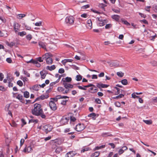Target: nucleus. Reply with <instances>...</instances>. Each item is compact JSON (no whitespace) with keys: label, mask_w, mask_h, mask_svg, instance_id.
<instances>
[{"label":"nucleus","mask_w":157,"mask_h":157,"mask_svg":"<svg viewBox=\"0 0 157 157\" xmlns=\"http://www.w3.org/2000/svg\"><path fill=\"white\" fill-rule=\"evenodd\" d=\"M34 109L32 110V114L36 116H39L43 112V109L41 108V105L35 103L34 105Z\"/></svg>","instance_id":"f257e3e1"},{"label":"nucleus","mask_w":157,"mask_h":157,"mask_svg":"<svg viewBox=\"0 0 157 157\" xmlns=\"http://www.w3.org/2000/svg\"><path fill=\"white\" fill-rule=\"evenodd\" d=\"M52 56V55L51 53H47L43 55V57L46 60V63L47 64L51 65L52 64L53 62L52 59L51 58Z\"/></svg>","instance_id":"f03ea898"},{"label":"nucleus","mask_w":157,"mask_h":157,"mask_svg":"<svg viewBox=\"0 0 157 157\" xmlns=\"http://www.w3.org/2000/svg\"><path fill=\"white\" fill-rule=\"evenodd\" d=\"M12 94H13V96L14 98L18 99L21 102H23V97L22 94H20L19 93L13 92L12 93Z\"/></svg>","instance_id":"7ed1b4c3"},{"label":"nucleus","mask_w":157,"mask_h":157,"mask_svg":"<svg viewBox=\"0 0 157 157\" xmlns=\"http://www.w3.org/2000/svg\"><path fill=\"white\" fill-rule=\"evenodd\" d=\"M75 18L72 16L67 17L65 19V22L67 24L73 25L74 22Z\"/></svg>","instance_id":"20e7f679"},{"label":"nucleus","mask_w":157,"mask_h":157,"mask_svg":"<svg viewBox=\"0 0 157 157\" xmlns=\"http://www.w3.org/2000/svg\"><path fill=\"white\" fill-rule=\"evenodd\" d=\"M53 128L52 126L50 124L44 125L42 128V130L45 132L46 133L51 131Z\"/></svg>","instance_id":"39448f33"},{"label":"nucleus","mask_w":157,"mask_h":157,"mask_svg":"<svg viewBox=\"0 0 157 157\" xmlns=\"http://www.w3.org/2000/svg\"><path fill=\"white\" fill-rule=\"evenodd\" d=\"M49 106L51 110L53 111H55L57 109L56 104L54 101H50L49 102Z\"/></svg>","instance_id":"423d86ee"},{"label":"nucleus","mask_w":157,"mask_h":157,"mask_svg":"<svg viewBox=\"0 0 157 157\" xmlns=\"http://www.w3.org/2000/svg\"><path fill=\"white\" fill-rule=\"evenodd\" d=\"M32 151V147L31 145H26L22 151V152L26 153H28L31 152Z\"/></svg>","instance_id":"0eeeda50"},{"label":"nucleus","mask_w":157,"mask_h":157,"mask_svg":"<svg viewBox=\"0 0 157 157\" xmlns=\"http://www.w3.org/2000/svg\"><path fill=\"white\" fill-rule=\"evenodd\" d=\"M69 120V117L63 116L60 120V123L62 125L66 124L67 123Z\"/></svg>","instance_id":"6e6552de"},{"label":"nucleus","mask_w":157,"mask_h":157,"mask_svg":"<svg viewBox=\"0 0 157 157\" xmlns=\"http://www.w3.org/2000/svg\"><path fill=\"white\" fill-rule=\"evenodd\" d=\"M85 128L84 125L82 124H79L76 126L75 129L78 132H81Z\"/></svg>","instance_id":"1a4fd4ad"},{"label":"nucleus","mask_w":157,"mask_h":157,"mask_svg":"<svg viewBox=\"0 0 157 157\" xmlns=\"http://www.w3.org/2000/svg\"><path fill=\"white\" fill-rule=\"evenodd\" d=\"M21 25L17 23H15L13 24V28L15 33L18 32L20 30Z\"/></svg>","instance_id":"9d476101"},{"label":"nucleus","mask_w":157,"mask_h":157,"mask_svg":"<svg viewBox=\"0 0 157 157\" xmlns=\"http://www.w3.org/2000/svg\"><path fill=\"white\" fill-rule=\"evenodd\" d=\"M92 86H94V85L93 84H90L84 86V87H82V86H78L77 87L78 88L80 89L83 90H86V88L89 87H91Z\"/></svg>","instance_id":"9b49d317"},{"label":"nucleus","mask_w":157,"mask_h":157,"mask_svg":"<svg viewBox=\"0 0 157 157\" xmlns=\"http://www.w3.org/2000/svg\"><path fill=\"white\" fill-rule=\"evenodd\" d=\"M76 153L75 151H71L67 152L65 155V157H73Z\"/></svg>","instance_id":"f8f14e48"},{"label":"nucleus","mask_w":157,"mask_h":157,"mask_svg":"<svg viewBox=\"0 0 157 157\" xmlns=\"http://www.w3.org/2000/svg\"><path fill=\"white\" fill-rule=\"evenodd\" d=\"M45 43L40 41L39 42L38 44L40 48H42L46 50V46L45 44Z\"/></svg>","instance_id":"ddd939ff"},{"label":"nucleus","mask_w":157,"mask_h":157,"mask_svg":"<svg viewBox=\"0 0 157 157\" xmlns=\"http://www.w3.org/2000/svg\"><path fill=\"white\" fill-rule=\"evenodd\" d=\"M87 23L86 25V27L88 29H90L92 28V21L90 19H88L87 21Z\"/></svg>","instance_id":"4468645a"},{"label":"nucleus","mask_w":157,"mask_h":157,"mask_svg":"<svg viewBox=\"0 0 157 157\" xmlns=\"http://www.w3.org/2000/svg\"><path fill=\"white\" fill-rule=\"evenodd\" d=\"M97 86L98 88H107L109 86L108 85H107L106 84H103L102 83H97Z\"/></svg>","instance_id":"2eb2a0df"},{"label":"nucleus","mask_w":157,"mask_h":157,"mask_svg":"<svg viewBox=\"0 0 157 157\" xmlns=\"http://www.w3.org/2000/svg\"><path fill=\"white\" fill-rule=\"evenodd\" d=\"M58 75H59V77L58 78L56 81L53 82H51V83H50V85L51 86H53L54 85H55L56 83H57L59 81V80H60V79L61 78V76L60 75H59L58 74L56 75V77H58Z\"/></svg>","instance_id":"dca6fc26"},{"label":"nucleus","mask_w":157,"mask_h":157,"mask_svg":"<svg viewBox=\"0 0 157 157\" xmlns=\"http://www.w3.org/2000/svg\"><path fill=\"white\" fill-rule=\"evenodd\" d=\"M111 17L116 21H118L120 20V17L118 15H113Z\"/></svg>","instance_id":"f3484780"},{"label":"nucleus","mask_w":157,"mask_h":157,"mask_svg":"<svg viewBox=\"0 0 157 157\" xmlns=\"http://www.w3.org/2000/svg\"><path fill=\"white\" fill-rule=\"evenodd\" d=\"M56 68V67L54 65H53L50 66H47L46 67V68L47 70H49L50 71H52L55 69Z\"/></svg>","instance_id":"a211bd4d"},{"label":"nucleus","mask_w":157,"mask_h":157,"mask_svg":"<svg viewBox=\"0 0 157 157\" xmlns=\"http://www.w3.org/2000/svg\"><path fill=\"white\" fill-rule=\"evenodd\" d=\"M72 80V78L71 77H66V78L64 79L63 80V82H71Z\"/></svg>","instance_id":"6ab92c4d"},{"label":"nucleus","mask_w":157,"mask_h":157,"mask_svg":"<svg viewBox=\"0 0 157 157\" xmlns=\"http://www.w3.org/2000/svg\"><path fill=\"white\" fill-rule=\"evenodd\" d=\"M107 20H104L103 21L98 23V25L99 26H102L105 25V23H106Z\"/></svg>","instance_id":"aec40b11"},{"label":"nucleus","mask_w":157,"mask_h":157,"mask_svg":"<svg viewBox=\"0 0 157 157\" xmlns=\"http://www.w3.org/2000/svg\"><path fill=\"white\" fill-rule=\"evenodd\" d=\"M61 95H58L57 96L56 98H51V101H54L55 102H56L57 101L58 99H60Z\"/></svg>","instance_id":"412c9836"},{"label":"nucleus","mask_w":157,"mask_h":157,"mask_svg":"<svg viewBox=\"0 0 157 157\" xmlns=\"http://www.w3.org/2000/svg\"><path fill=\"white\" fill-rule=\"evenodd\" d=\"M40 74L41 75V78L42 79H44L45 78L46 75L45 72L44 71H41L40 72Z\"/></svg>","instance_id":"4be33fe9"},{"label":"nucleus","mask_w":157,"mask_h":157,"mask_svg":"<svg viewBox=\"0 0 157 157\" xmlns=\"http://www.w3.org/2000/svg\"><path fill=\"white\" fill-rule=\"evenodd\" d=\"M100 155V152L97 151L92 153L90 155L91 157H98Z\"/></svg>","instance_id":"5701e85b"},{"label":"nucleus","mask_w":157,"mask_h":157,"mask_svg":"<svg viewBox=\"0 0 157 157\" xmlns=\"http://www.w3.org/2000/svg\"><path fill=\"white\" fill-rule=\"evenodd\" d=\"M63 151V149L62 148V147H57L55 150V152L58 153L59 154L62 151Z\"/></svg>","instance_id":"b1692460"},{"label":"nucleus","mask_w":157,"mask_h":157,"mask_svg":"<svg viewBox=\"0 0 157 157\" xmlns=\"http://www.w3.org/2000/svg\"><path fill=\"white\" fill-rule=\"evenodd\" d=\"M26 14H19L17 15V18L18 19H21L26 16Z\"/></svg>","instance_id":"393cba45"},{"label":"nucleus","mask_w":157,"mask_h":157,"mask_svg":"<svg viewBox=\"0 0 157 157\" xmlns=\"http://www.w3.org/2000/svg\"><path fill=\"white\" fill-rule=\"evenodd\" d=\"M24 93V96L25 98H28L29 97V93L27 91H25L23 92Z\"/></svg>","instance_id":"a878e982"},{"label":"nucleus","mask_w":157,"mask_h":157,"mask_svg":"<svg viewBox=\"0 0 157 157\" xmlns=\"http://www.w3.org/2000/svg\"><path fill=\"white\" fill-rule=\"evenodd\" d=\"M49 97L48 95V94L46 95H42L40 96L39 97V98H40V99L41 100H44L45 99H47Z\"/></svg>","instance_id":"bb28decb"},{"label":"nucleus","mask_w":157,"mask_h":157,"mask_svg":"<svg viewBox=\"0 0 157 157\" xmlns=\"http://www.w3.org/2000/svg\"><path fill=\"white\" fill-rule=\"evenodd\" d=\"M105 147V145H102L100 146H97L95 147L94 148V151L96 150H98L99 149H101V148H104Z\"/></svg>","instance_id":"cd10ccee"},{"label":"nucleus","mask_w":157,"mask_h":157,"mask_svg":"<svg viewBox=\"0 0 157 157\" xmlns=\"http://www.w3.org/2000/svg\"><path fill=\"white\" fill-rule=\"evenodd\" d=\"M122 84L124 85H126L128 84V82L126 79H124L121 81Z\"/></svg>","instance_id":"c85d7f7f"},{"label":"nucleus","mask_w":157,"mask_h":157,"mask_svg":"<svg viewBox=\"0 0 157 157\" xmlns=\"http://www.w3.org/2000/svg\"><path fill=\"white\" fill-rule=\"evenodd\" d=\"M44 59H45V58H43V55L42 56V57H39L36 58V60L37 61H38L40 62H43Z\"/></svg>","instance_id":"c756f323"},{"label":"nucleus","mask_w":157,"mask_h":157,"mask_svg":"<svg viewBox=\"0 0 157 157\" xmlns=\"http://www.w3.org/2000/svg\"><path fill=\"white\" fill-rule=\"evenodd\" d=\"M143 121L147 124L148 125L151 124L152 123V121L151 120H144Z\"/></svg>","instance_id":"7c9ffc66"},{"label":"nucleus","mask_w":157,"mask_h":157,"mask_svg":"<svg viewBox=\"0 0 157 157\" xmlns=\"http://www.w3.org/2000/svg\"><path fill=\"white\" fill-rule=\"evenodd\" d=\"M96 116V114L94 113H92L89 114L88 116V117H91L94 119H95V116Z\"/></svg>","instance_id":"2f4dec72"},{"label":"nucleus","mask_w":157,"mask_h":157,"mask_svg":"<svg viewBox=\"0 0 157 157\" xmlns=\"http://www.w3.org/2000/svg\"><path fill=\"white\" fill-rule=\"evenodd\" d=\"M124 95L122 94H120L118 96L113 97V99H119L123 98V97H124Z\"/></svg>","instance_id":"473e14b6"},{"label":"nucleus","mask_w":157,"mask_h":157,"mask_svg":"<svg viewBox=\"0 0 157 157\" xmlns=\"http://www.w3.org/2000/svg\"><path fill=\"white\" fill-rule=\"evenodd\" d=\"M26 33L25 31H23L20 32H18L17 35L20 36H24L26 35Z\"/></svg>","instance_id":"72a5a7b5"},{"label":"nucleus","mask_w":157,"mask_h":157,"mask_svg":"<svg viewBox=\"0 0 157 157\" xmlns=\"http://www.w3.org/2000/svg\"><path fill=\"white\" fill-rule=\"evenodd\" d=\"M33 63L35 64L36 66L38 67H40L41 65L40 63H38V61L34 60V61L33 62Z\"/></svg>","instance_id":"f704fd0d"},{"label":"nucleus","mask_w":157,"mask_h":157,"mask_svg":"<svg viewBox=\"0 0 157 157\" xmlns=\"http://www.w3.org/2000/svg\"><path fill=\"white\" fill-rule=\"evenodd\" d=\"M15 44V43L14 42H12L10 43H9V42H7L6 43V44L11 47H12L14 46Z\"/></svg>","instance_id":"c9c22d12"},{"label":"nucleus","mask_w":157,"mask_h":157,"mask_svg":"<svg viewBox=\"0 0 157 157\" xmlns=\"http://www.w3.org/2000/svg\"><path fill=\"white\" fill-rule=\"evenodd\" d=\"M82 77L81 75H77L76 76V80L78 81H79L82 80Z\"/></svg>","instance_id":"e433bc0d"},{"label":"nucleus","mask_w":157,"mask_h":157,"mask_svg":"<svg viewBox=\"0 0 157 157\" xmlns=\"http://www.w3.org/2000/svg\"><path fill=\"white\" fill-rule=\"evenodd\" d=\"M33 38L32 36L30 34L27 35L26 36V39L28 40H30Z\"/></svg>","instance_id":"4c0bfd02"},{"label":"nucleus","mask_w":157,"mask_h":157,"mask_svg":"<svg viewBox=\"0 0 157 157\" xmlns=\"http://www.w3.org/2000/svg\"><path fill=\"white\" fill-rule=\"evenodd\" d=\"M117 75L119 77L121 78L124 76V73L121 72H117Z\"/></svg>","instance_id":"58836bf2"},{"label":"nucleus","mask_w":157,"mask_h":157,"mask_svg":"<svg viewBox=\"0 0 157 157\" xmlns=\"http://www.w3.org/2000/svg\"><path fill=\"white\" fill-rule=\"evenodd\" d=\"M10 125L11 126L13 127H16L17 124H16V122L14 121H12L11 123H10Z\"/></svg>","instance_id":"ea45409f"},{"label":"nucleus","mask_w":157,"mask_h":157,"mask_svg":"<svg viewBox=\"0 0 157 157\" xmlns=\"http://www.w3.org/2000/svg\"><path fill=\"white\" fill-rule=\"evenodd\" d=\"M10 107V104H7L5 107V110L7 112L9 110V109Z\"/></svg>","instance_id":"a19ab883"},{"label":"nucleus","mask_w":157,"mask_h":157,"mask_svg":"<svg viewBox=\"0 0 157 157\" xmlns=\"http://www.w3.org/2000/svg\"><path fill=\"white\" fill-rule=\"evenodd\" d=\"M17 84L20 86L21 87L23 85V83L21 80H18L17 82Z\"/></svg>","instance_id":"79ce46f5"},{"label":"nucleus","mask_w":157,"mask_h":157,"mask_svg":"<svg viewBox=\"0 0 157 157\" xmlns=\"http://www.w3.org/2000/svg\"><path fill=\"white\" fill-rule=\"evenodd\" d=\"M63 84L64 86V87L66 89H67L69 87V85L70 84L67 83V82H63Z\"/></svg>","instance_id":"37998d69"},{"label":"nucleus","mask_w":157,"mask_h":157,"mask_svg":"<svg viewBox=\"0 0 157 157\" xmlns=\"http://www.w3.org/2000/svg\"><path fill=\"white\" fill-rule=\"evenodd\" d=\"M122 22L126 25H130V24L127 21L124 20H122Z\"/></svg>","instance_id":"c03bdc74"},{"label":"nucleus","mask_w":157,"mask_h":157,"mask_svg":"<svg viewBox=\"0 0 157 157\" xmlns=\"http://www.w3.org/2000/svg\"><path fill=\"white\" fill-rule=\"evenodd\" d=\"M151 64L154 66H157V62L155 61H153L151 63Z\"/></svg>","instance_id":"a18cd8bd"},{"label":"nucleus","mask_w":157,"mask_h":157,"mask_svg":"<svg viewBox=\"0 0 157 157\" xmlns=\"http://www.w3.org/2000/svg\"><path fill=\"white\" fill-rule=\"evenodd\" d=\"M58 90L60 92H63L64 91V89L61 87H59L58 88Z\"/></svg>","instance_id":"49530a36"},{"label":"nucleus","mask_w":157,"mask_h":157,"mask_svg":"<svg viewBox=\"0 0 157 157\" xmlns=\"http://www.w3.org/2000/svg\"><path fill=\"white\" fill-rule=\"evenodd\" d=\"M95 101L97 104H100L101 103L100 99L98 98L95 99Z\"/></svg>","instance_id":"de8ad7c7"},{"label":"nucleus","mask_w":157,"mask_h":157,"mask_svg":"<svg viewBox=\"0 0 157 157\" xmlns=\"http://www.w3.org/2000/svg\"><path fill=\"white\" fill-rule=\"evenodd\" d=\"M114 104L117 107H120L121 106V103L118 101H117L115 102Z\"/></svg>","instance_id":"09e8293b"},{"label":"nucleus","mask_w":157,"mask_h":157,"mask_svg":"<svg viewBox=\"0 0 157 157\" xmlns=\"http://www.w3.org/2000/svg\"><path fill=\"white\" fill-rule=\"evenodd\" d=\"M64 72L65 70L63 68H60L58 71L59 73L60 74H63L64 73Z\"/></svg>","instance_id":"8fccbe9b"},{"label":"nucleus","mask_w":157,"mask_h":157,"mask_svg":"<svg viewBox=\"0 0 157 157\" xmlns=\"http://www.w3.org/2000/svg\"><path fill=\"white\" fill-rule=\"evenodd\" d=\"M25 142V140L23 139H21L20 141V148L23 144Z\"/></svg>","instance_id":"3c124183"},{"label":"nucleus","mask_w":157,"mask_h":157,"mask_svg":"<svg viewBox=\"0 0 157 157\" xmlns=\"http://www.w3.org/2000/svg\"><path fill=\"white\" fill-rule=\"evenodd\" d=\"M136 93H133L132 94V98H139L138 96H136Z\"/></svg>","instance_id":"603ef678"},{"label":"nucleus","mask_w":157,"mask_h":157,"mask_svg":"<svg viewBox=\"0 0 157 157\" xmlns=\"http://www.w3.org/2000/svg\"><path fill=\"white\" fill-rule=\"evenodd\" d=\"M114 88L117 90V92L115 93V95H117L120 93V89L117 87H114Z\"/></svg>","instance_id":"864d4df0"},{"label":"nucleus","mask_w":157,"mask_h":157,"mask_svg":"<svg viewBox=\"0 0 157 157\" xmlns=\"http://www.w3.org/2000/svg\"><path fill=\"white\" fill-rule=\"evenodd\" d=\"M112 25L111 24H109L106 25L105 26V29H109L112 27Z\"/></svg>","instance_id":"5fc2aeb1"},{"label":"nucleus","mask_w":157,"mask_h":157,"mask_svg":"<svg viewBox=\"0 0 157 157\" xmlns=\"http://www.w3.org/2000/svg\"><path fill=\"white\" fill-rule=\"evenodd\" d=\"M102 136H112V135L111 134H109V133H103L102 134Z\"/></svg>","instance_id":"6e6d98bb"},{"label":"nucleus","mask_w":157,"mask_h":157,"mask_svg":"<svg viewBox=\"0 0 157 157\" xmlns=\"http://www.w3.org/2000/svg\"><path fill=\"white\" fill-rule=\"evenodd\" d=\"M42 22L40 21L39 22H36L35 23V25L36 26H40L42 25Z\"/></svg>","instance_id":"4d7b16f0"},{"label":"nucleus","mask_w":157,"mask_h":157,"mask_svg":"<svg viewBox=\"0 0 157 157\" xmlns=\"http://www.w3.org/2000/svg\"><path fill=\"white\" fill-rule=\"evenodd\" d=\"M88 15L87 14L84 13L81 15V16L82 17L86 18L87 17Z\"/></svg>","instance_id":"13d9d810"},{"label":"nucleus","mask_w":157,"mask_h":157,"mask_svg":"<svg viewBox=\"0 0 157 157\" xmlns=\"http://www.w3.org/2000/svg\"><path fill=\"white\" fill-rule=\"evenodd\" d=\"M67 101L68 100H63L61 102V104L63 105H66V103Z\"/></svg>","instance_id":"bf43d9fd"},{"label":"nucleus","mask_w":157,"mask_h":157,"mask_svg":"<svg viewBox=\"0 0 157 157\" xmlns=\"http://www.w3.org/2000/svg\"><path fill=\"white\" fill-rule=\"evenodd\" d=\"M140 22H142L145 24L148 25V21L145 19L140 20Z\"/></svg>","instance_id":"052dcab7"},{"label":"nucleus","mask_w":157,"mask_h":157,"mask_svg":"<svg viewBox=\"0 0 157 157\" xmlns=\"http://www.w3.org/2000/svg\"><path fill=\"white\" fill-rule=\"evenodd\" d=\"M24 74L26 75L27 77H29L30 76V74L26 71H24Z\"/></svg>","instance_id":"680f3d73"},{"label":"nucleus","mask_w":157,"mask_h":157,"mask_svg":"<svg viewBox=\"0 0 157 157\" xmlns=\"http://www.w3.org/2000/svg\"><path fill=\"white\" fill-rule=\"evenodd\" d=\"M89 147H86L84 149H83L81 151V152L82 153V152H84L85 151H87L89 150Z\"/></svg>","instance_id":"e2e57ef3"},{"label":"nucleus","mask_w":157,"mask_h":157,"mask_svg":"<svg viewBox=\"0 0 157 157\" xmlns=\"http://www.w3.org/2000/svg\"><path fill=\"white\" fill-rule=\"evenodd\" d=\"M6 61L9 63H11L12 62V60L11 58H8L6 59Z\"/></svg>","instance_id":"0e129e2a"},{"label":"nucleus","mask_w":157,"mask_h":157,"mask_svg":"<svg viewBox=\"0 0 157 157\" xmlns=\"http://www.w3.org/2000/svg\"><path fill=\"white\" fill-rule=\"evenodd\" d=\"M29 121L31 122H33V123H36L38 122V120L36 119V120H33L32 119L30 120Z\"/></svg>","instance_id":"69168bd1"},{"label":"nucleus","mask_w":157,"mask_h":157,"mask_svg":"<svg viewBox=\"0 0 157 157\" xmlns=\"http://www.w3.org/2000/svg\"><path fill=\"white\" fill-rule=\"evenodd\" d=\"M25 26L27 30H30L31 29V27L29 25H25Z\"/></svg>","instance_id":"338daca9"},{"label":"nucleus","mask_w":157,"mask_h":157,"mask_svg":"<svg viewBox=\"0 0 157 157\" xmlns=\"http://www.w3.org/2000/svg\"><path fill=\"white\" fill-rule=\"evenodd\" d=\"M38 86L37 85H35L33 87V89L34 90L37 91L39 90L38 89Z\"/></svg>","instance_id":"774afa93"}]
</instances>
